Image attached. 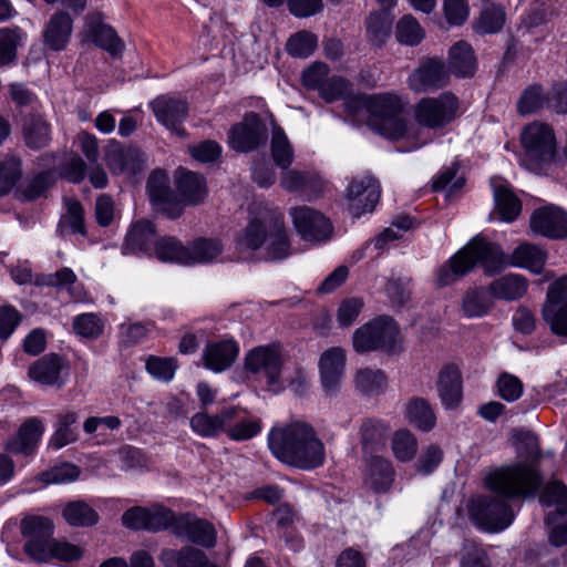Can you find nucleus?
Masks as SVG:
<instances>
[{
    "label": "nucleus",
    "mask_w": 567,
    "mask_h": 567,
    "mask_svg": "<svg viewBox=\"0 0 567 567\" xmlns=\"http://www.w3.org/2000/svg\"><path fill=\"white\" fill-rule=\"evenodd\" d=\"M271 453L282 463L311 471L326 461V447L313 426L303 421H292L274 426L268 434Z\"/></svg>",
    "instance_id": "f257e3e1"
},
{
    "label": "nucleus",
    "mask_w": 567,
    "mask_h": 567,
    "mask_svg": "<svg viewBox=\"0 0 567 567\" xmlns=\"http://www.w3.org/2000/svg\"><path fill=\"white\" fill-rule=\"evenodd\" d=\"M525 461L503 466L487 476L488 488L504 498H527L536 494L543 484V476L536 462L539 450L536 439L529 434L525 437V451L518 450Z\"/></svg>",
    "instance_id": "f03ea898"
},
{
    "label": "nucleus",
    "mask_w": 567,
    "mask_h": 567,
    "mask_svg": "<svg viewBox=\"0 0 567 567\" xmlns=\"http://www.w3.org/2000/svg\"><path fill=\"white\" fill-rule=\"evenodd\" d=\"M241 250H265L267 260H280L291 255V243L285 226V217L274 210L250 217L247 225L235 236Z\"/></svg>",
    "instance_id": "7ed1b4c3"
},
{
    "label": "nucleus",
    "mask_w": 567,
    "mask_h": 567,
    "mask_svg": "<svg viewBox=\"0 0 567 567\" xmlns=\"http://www.w3.org/2000/svg\"><path fill=\"white\" fill-rule=\"evenodd\" d=\"M476 264L483 267L486 275H494L508 266V257L497 244L476 236L437 269V286L454 284L467 275Z\"/></svg>",
    "instance_id": "20e7f679"
},
{
    "label": "nucleus",
    "mask_w": 567,
    "mask_h": 567,
    "mask_svg": "<svg viewBox=\"0 0 567 567\" xmlns=\"http://www.w3.org/2000/svg\"><path fill=\"white\" fill-rule=\"evenodd\" d=\"M355 101L369 114L368 125L377 133L389 138H399L405 131V121L402 117L403 104L391 93L360 95Z\"/></svg>",
    "instance_id": "39448f33"
},
{
    "label": "nucleus",
    "mask_w": 567,
    "mask_h": 567,
    "mask_svg": "<svg viewBox=\"0 0 567 567\" xmlns=\"http://www.w3.org/2000/svg\"><path fill=\"white\" fill-rule=\"evenodd\" d=\"M520 143L525 151V164L537 172L555 159L557 142L555 132L548 124L533 121L520 133Z\"/></svg>",
    "instance_id": "423d86ee"
},
{
    "label": "nucleus",
    "mask_w": 567,
    "mask_h": 567,
    "mask_svg": "<svg viewBox=\"0 0 567 567\" xmlns=\"http://www.w3.org/2000/svg\"><path fill=\"white\" fill-rule=\"evenodd\" d=\"M399 329L391 317L382 316L358 328L353 333V348L363 353L374 350L392 351Z\"/></svg>",
    "instance_id": "0eeeda50"
},
{
    "label": "nucleus",
    "mask_w": 567,
    "mask_h": 567,
    "mask_svg": "<svg viewBox=\"0 0 567 567\" xmlns=\"http://www.w3.org/2000/svg\"><path fill=\"white\" fill-rule=\"evenodd\" d=\"M460 107L458 99L451 92H443L435 97H423L414 107V118L421 126L436 130L450 124Z\"/></svg>",
    "instance_id": "6e6552de"
},
{
    "label": "nucleus",
    "mask_w": 567,
    "mask_h": 567,
    "mask_svg": "<svg viewBox=\"0 0 567 567\" xmlns=\"http://www.w3.org/2000/svg\"><path fill=\"white\" fill-rule=\"evenodd\" d=\"M470 516L482 529L499 532L509 526L514 513L504 498L498 496H481L471 502Z\"/></svg>",
    "instance_id": "1a4fd4ad"
},
{
    "label": "nucleus",
    "mask_w": 567,
    "mask_h": 567,
    "mask_svg": "<svg viewBox=\"0 0 567 567\" xmlns=\"http://www.w3.org/2000/svg\"><path fill=\"white\" fill-rule=\"evenodd\" d=\"M542 317L554 334L567 337V274L549 285Z\"/></svg>",
    "instance_id": "9d476101"
},
{
    "label": "nucleus",
    "mask_w": 567,
    "mask_h": 567,
    "mask_svg": "<svg viewBox=\"0 0 567 567\" xmlns=\"http://www.w3.org/2000/svg\"><path fill=\"white\" fill-rule=\"evenodd\" d=\"M293 227L306 241L318 244L331 238L333 227L330 220L309 206H296L289 210Z\"/></svg>",
    "instance_id": "9b49d317"
},
{
    "label": "nucleus",
    "mask_w": 567,
    "mask_h": 567,
    "mask_svg": "<svg viewBox=\"0 0 567 567\" xmlns=\"http://www.w3.org/2000/svg\"><path fill=\"white\" fill-rule=\"evenodd\" d=\"M268 140V128L256 113H248L240 123L235 124L228 134L231 148L237 152H251Z\"/></svg>",
    "instance_id": "f8f14e48"
},
{
    "label": "nucleus",
    "mask_w": 567,
    "mask_h": 567,
    "mask_svg": "<svg viewBox=\"0 0 567 567\" xmlns=\"http://www.w3.org/2000/svg\"><path fill=\"white\" fill-rule=\"evenodd\" d=\"M380 194V184L374 177L364 175L353 178L347 193L351 215L359 218L362 214L371 213L379 203Z\"/></svg>",
    "instance_id": "ddd939ff"
},
{
    "label": "nucleus",
    "mask_w": 567,
    "mask_h": 567,
    "mask_svg": "<svg viewBox=\"0 0 567 567\" xmlns=\"http://www.w3.org/2000/svg\"><path fill=\"white\" fill-rule=\"evenodd\" d=\"M449 81V69L443 60L436 58L422 61L408 79L409 87L416 93L442 89Z\"/></svg>",
    "instance_id": "4468645a"
},
{
    "label": "nucleus",
    "mask_w": 567,
    "mask_h": 567,
    "mask_svg": "<svg viewBox=\"0 0 567 567\" xmlns=\"http://www.w3.org/2000/svg\"><path fill=\"white\" fill-rule=\"evenodd\" d=\"M157 122L179 137L186 135L183 122L188 115V104L185 100L169 95H161L150 103Z\"/></svg>",
    "instance_id": "2eb2a0df"
},
{
    "label": "nucleus",
    "mask_w": 567,
    "mask_h": 567,
    "mask_svg": "<svg viewBox=\"0 0 567 567\" xmlns=\"http://www.w3.org/2000/svg\"><path fill=\"white\" fill-rule=\"evenodd\" d=\"M281 365V351L277 344L255 348L246 357L247 369L254 373H264L274 391L278 390Z\"/></svg>",
    "instance_id": "dca6fc26"
},
{
    "label": "nucleus",
    "mask_w": 567,
    "mask_h": 567,
    "mask_svg": "<svg viewBox=\"0 0 567 567\" xmlns=\"http://www.w3.org/2000/svg\"><path fill=\"white\" fill-rule=\"evenodd\" d=\"M147 192L151 202L158 210L169 218H177L183 213V207L174 198L169 187V177L164 171H154L147 181Z\"/></svg>",
    "instance_id": "f3484780"
},
{
    "label": "nucleus",
    "mask_w": 567,
    "mask_h": 567,
    "mask_svg": "<svg viewBox=\"0 0 567 567\" xmlns=\"http://www.w3.org/2000/svg\"><path fill=\"white\" fill-rule=\"evenodd\" d=\"M530 229L550 239H561L567 236V217L558 207L546 206L536 209L529 219Z\"/></svg>",
    "instance_id": "a211bd4d"
},
{
    "label": "nucleus",
    "mask_w": 567,
    "mask_h": 567,
    "mask_svg": "<svg viewBox=\"0 0 567 567\" xmlns=\"http://www.w3.org/2000/svg\"><path fill=\"white\" fill-rule=\"evenodd\" d=\"M346 352L340 347L326 350L319 359V371L322 385L329 393L336 392L343 378L346 368Z\"/></svg>",
    "instance_id": "6ab92c4d"
},
{
    "label": "nucleus",
    "mask_w": 567,
    "mask_h": 567,
    "mask_svg": "<svg viewBox=\"0 0 567 567\" xmlns=\"http://www.w3.org/2000/svg\"><path fill=\"white\" fill-rule=\"evenodd\" d=\"M156 238L155 226L152 221L141 219L131 225L122 245L123 255L144 252L152 255Z\"/></svg>",
    "instance_id": "aec40b11"
},
{
    "label": "nucleus",
    "mask_w": 567,
    "mask_h": 567,
    "mask_svg": "<svg viewBox=\"0 0 567 567\" xmlns=\"http://www.w3.org/2000/svg\"><path fill=\"white\" fill-rule=\"evenodd\" d=\"M239 352L238 344L233 339L208 342L203 350V360L207 369L223 372L236 360Z\"/></svg>",
    "instance_id": "412c9836"
},
{
    "label": "nucleus",
    "mask_w": 567,
    "mask_h": 567,
    "mask_svg": "<svg viewBox=\"0 0 567 567\" xmlns=\"http://www.w3.org/2000/svg\"><path fill=\"white\" fill-rule=\"evenodd\" d=\"M43 432L44 425L41 419L29 417L20 425L17 434L8 441L6 449L14 454H31Z\"/></svg>",
    "instance_id": "4be33fe9"
},
{
    "label": "nucleus",
    "mask_w": 567,
    "mask_h": 567,
    "mask_svg": "<svg viewBox=\"0 0 567 567\" xmlns=\"http://www.w3.org/2000/svg\"><path fill=\"white\" fill-rule=\"evenodd\" d=\"M63 368V359L56 354L50 353L32 363L28 374L30 379L35 382L61 388L64 384V380L61 378Z\"/></svg>",
    "instance_id": "5701e85b"
},
{
    "label": "nucleus",
    "mask_w": 567,
    "mask_h": 567,
    "mask_svg": "<svg viewBox=\"0 0 567 567\" xmlns=\"http://www.w3.org/2000/svg\"><path fill=\"white\" fill-rule=\"evenodd\" d=\"M177 534H184L189 542L206 548L216 544V529L205 519L181 517L177 520Z\"/></svg>",
    "instance_id": "b1692460"
},
{
    "label": "nucleus",
    "mask_w": 567,
    "mask_h": 567,
    "mask_svg": "<svg viewBox=\"0 0 567 567\" xmlns=\"http://www.w3.org/2000/svg\"><path fill=\"white\" fill-rule=\"evenodd\" d=\"M528 289V280L517 274H507L488 285V292L495 299L514 301L523 298Z\"/></svg>",
    "instance_id": "393cba45"
},
{
    "label": "nucleus",
    "mask_w": 567,
    "mask_h": 567,
    "mask_svg": "<svg viewBox=\"0 0 567 567\" xmlns=\"http://www.w3.org/2000/svg\"><path fill=\"white\" fill-rule=\"evenodd\" d=\"M237 408L224 409L219 414L210 416L206 413H197L190 419L192 429L202 436H215L230 425V420L236 416Z\"/></svg>",
    "instance_id": "a878e982"
},
{
    "label": "nucleus",
    "mask_w": 567,
    "mask_h": 567,
    "mask_svg": "<svg viewBox=\"0 0 567 567\" xmlns=\"http://www.w3.org/2000/svg\"><path fill=\"white\" fill-rule=\"evenodd\" d=\"M437 390L442 403L447 409L455 408L462 399V380L458 369L445 367L439 375Z\"/></svg>",
    "instance_id": "bb28decb"
},
{
    "label": "nucleus",
    "mask_w": 567,
    "mask_h": 567,
    "mask_svg": "<svg viewBox=\"0 0 567 567\" xmlns=\"http://www.w3.org/2000/svg\"><path fill=\"white\" fill-rule=\"evenodd\" d=\"M22 134L28 147L40 150L51 141V125L42 115L31 113L23 121Z\"/></svg>",
    "instance_id": "cd10ccee"
},
{
    "label": "nucleus",
    "mask_w": 567,
    "mask_h": 567,
    "mask_svg": "<svg viewBox=\"0 0 567 567\" xmlns=\"http://www.w3.org/2000/svg\"><path fill=\"white\" fill-rule=\"evenodd\" d=\"M176 187L183 200L189 205H197L207 195L205 178L194 172L179 169L176 177Z\"/></svg>",
    "instance_id": "c85d7f7f"
},
{
    "label": "nucleus",
    "mask_w": 567,
    "mask_h": 567,
    "mask_svg": "<svg viewBox=\"0 0 567 567\" xmlns=\"http://www.w3.org/2000/svg\"><path fill=\"white\" fill-rule=\"evenodd\" d=\"M496 212L504 221H514L522 212V202L515 193L504 183L492 181Z\"/></svg>",
    "instance_id": "c756f323"
},
{
    "label": "nucleus",
    "mask_w": 567,
    "mask_h": 567,
    "mask_svg": "<svg viewBox=\"0 0 567 567\" xmlns=\"http://www.w3.org/2000/svg\"><path fill=\"white\" fill-rule=\"evenodd\" d=\"M547 254L530 243H522L508 257V266L527 268L535 274L542 272Z\"/></svg>",
    "instance_id": "7c9ffc66"
},
{
    "label": "nucleus",
    "mask_w": 567,
    "mask_h": 567,
    "mask_svg": "<svg viewBox=\"0 0 567 567\" xmlns=\"http://www.w3.org/2000/svg\"><path fill=\"white\" fill-rule=\"evenodd\" d=\"M109 168L116 174H135L141 169L142 157L135 148L112 147L105 156Z\"/></svg>",
    "instance_id": "2f4dec72"
},
{
    "label": "nucleus",
    "mask_w": 567,
    "mask_h": 567,
    "mask_svg": "<svg viewBox=\"0 0 567 567\" xmlns=\"http://www.w3.org/2000/svg\"><path fill=\"white\" fill-rule=\"evenodd\" d=\"M492 295L483 287L470 288L462 298V312L467 318L486 316L494 307Z\"/></svg>",
    "instance_id": "473e14b6"
},
{
    "label": "nucleus",
    "mask_w": 567,
    "mask_h": 567,
    "mask_svg": "<svg viewBox=\"0 0 567 567\" xmlns=\"http://www.w3.org/2000/svg\"><path fill=\"white\" fill-rule=\"evenodd\" d=\"M72 32V19L65 12H56L44 31L45 43L53 50H62Z\"/></svg>",
    "instance_id": "72a5a7b5"
},
{
    "label": "nucleus",
    "mask_w": 567,
    "mask_h": 567,
    "mask_svg": "<svg viewBox=\"0 0 567 567\" xmlns=\"http://www.w3.org/2000/svg\"><path fill=\"white\" fill-rule=\"evenodd\" d=\"M475 56L472 47L458 41L450 49L449 71L460 78L472 76L475 71Z\"/></svg>",
    "instance_id": "f704fd0d"
},
{
    "label": "nucleus",
    "mask_w": 567,
    "mask_h": 567,
    "mask_svg": "<svg viewBox=\"0 0 567 567\" xmlns=\"http://www.w3.org/2000/svg\"><path fill=\"white\" fill-rule=\"evenodd\" d=\"M405 417L410 424L424 432L431 431L436 423L433 409L423 398H413L408 401L405 405Z\"/></svg>",
    "instance_id": "c9c22d12"
},
{
    "label": "nucleus",
    "mask_w": 567,
    "mask_h": 567,
    "mask_svg": "<svg viewBox=\"0 0 567 567\" xmlns=\"http://www.w3.org/2000/svg\"><path fill=\"white\" fill-rule=\"evenodd\" d=\"M394 480L392 463L381 456H372L369 462L367 484L377 492L389 489Z\"/></svg>",
    "instance_id": "e433bc0d"
},
{
    "label": "nucleus",
    "mask_w": 567,
    "mask_h": 567,
    "mask_svg": "<svg viewBox=\"0 0 567 567\" xmlns=\"http://www.w3.org/2000/svg\"><path fill=\"white\" fill-rule=\"evenodd\" d=\"M157 259L165 262L189 265L187 246L173 236H163L155 241L154 251Z\"/></svg>",
    "instance_id": "4c0bfd02"
},
{
    "label": "nucleus",
    "mask_w": 567,
    "mask_h": 567,
    "mask_svg": "<svg viewBox=\"0 0 567 567\" xmlns=\"http://www.w3.org/2000/svg\"><path fill=\"white\" fill-rule=\"evenodd\" d=\"M388 425L375 419H368L360 426V439L364 452L379 451L385 443Z\"/></svg>",
    "instance_id": "58836bf2"
},
{
    "label": "nucleus",
    "mask_w": 567,
    "mask_h": 567,
    "mask_svg": "<svg viewBox=\"0 0 567 567\" xmlns=\"http://www.w3.org/2000/svg\"><path fill=\"white\" fill-rule=\"evenodd\" d=\"M353 382L359 392L373 395L385 390L388 378L380 369L362 368L355 372Z\"/></svg>",
    "instance_id": "ea45409f"
},
{
    "label": "nucleus",
    "mask_w": 567,
    "mask_h": 567,
    "mask_svg": "<svg viewBox=\"0 0 567 567\" xmlns=\"http://www.w3.org/2000/svg\"><path fill=\"white\" fill-rule=\"evenodd\" d=\"M223 251L220 240L213 238H197L187 245V259L189 265L208 262Z\"/></svg>",
    "instance_id": "a19ab883"
},
{
    "label": "nucleus",
    "mask_w": 567,
    "mask_h": 567,
    "mask_svg": "<svg viewBox=\"0 0 567 567\" xmlns=\"http://www.w3.org/2000/svg\"><path fill=\"white\" fill-rule=\"evenodd\" d=\"M545 105L549 107V93L545 94L539 84H532L522 92L516 109L519 115L525 116L539 112Z\"/></svg>",
    "instance_id": "79ce46f5"
},
{
    "label": "nucleus",
    "mask_w": 567,
    "mask_h": 567,
    "mask_svg": "<svg viewBox=\"0 0 567 567\" xmlns=\"http://www.w3.org/2000/svg\"><path fill=\"white\" fill-rule=\"evenodd\" d=\"M393 20L386 12L371 13L367 20V35L370 43L381 48L389 39Z\"/></svg>",
    "instance_id": "37998d69"
},
{
    "label": "nucleus",
    "mask_w": 567,
    "mask_h": 567,
    "mask_svg": "<svg viewBox=\"0 0 567 567\" xmlns=\"http://www.w3.org/2000/svg\"><path fill=\"white\" fill-rule=\"evenodd\" d=\"M271 155L281 169H287L293 162V148L284 130L277 124L272 126Z\"/></svg>",
    "instance_id": "c03bdc74"
},
{
    "label": "nucleus",
    "mask_w": 567,
    "mask_h": 567,
    "mask_svg": "<svg viewBox=\"0 0 567 567\" xmlns=\"http://www.w3.org/2000/svg\"><path fill=\"white\" fill-rule=\"evenodd\" d=\"M78 421V414L74 411H66L58 415V426L50 439V445L54 449H61L78 440V433L71 426Z\"/></svg>",
    "instance_id": "a18cd8bd"
},
{
    "label": "nucleus",
    "mask_w": 567,
    "mask_h": 567,
    "mask_svg": "<svg viewBox=\"0 0 567 567\" xmlns=\"http://www.w3.org/2000/svg\"><path fill=\"white\" fill-rule=\"evenodd\" d=\"M63 517L72 526H93L99 520L94 508L83 501L70 502L63 509Z\"/></svg>",
    "instance_id": "49530a36"
},
{
    "label": "nucleus",
    "mask_w": 567,
    "mask_h": 567,
    "mask_svg": "<svg viewBox=\"0 0 567 567\" xmlns=\"http://www.w3.org/2000/svg\"><path fill=\"white\" fill-rule=\"evenodd\" d=\"M318 183L319 181L310 173L289 167L282 169L280 176V186L289 193L315 190Z\"/></svg>",
    "instance_id": "de8ad7c7"
},
{
    "label": "nucleus",
    "mask_w": 567,
    "mask_h": 567,
    "mask_svg": "<svg viewBox=\"0 0 567 567\" xmlns=\"http://www.w3.org/2000/svg\"><path fill=\"white\" fill-rule=\"evenodd\" d=\"M391 450L398 461L410 462L416 455L417 440L409 430H398L392 435Z\"/></svg>",
    "instance_id": "09e8293b"
},
{
    "label": "nucleus",
    "mask_w": 567,
    "mask_h": 567,
    "mask_svg": "<svg viewBox=\"0 0 567 567\" xmlns=\"http://www.w3.org/2000/svg\"><path fill=\"white\" fill-rule=\"evenodd\" d=\"M395 37L400 43L416 45L424 38V30L415 18L406 14L399 20Z\"/></svg>",
    "instance_id": "8fccbe9b"
},
{
    "label": "nucleus",
    "mask_w": 567,
    "mask_h": 567,
    "mask_svg": "<svg viewBox=\"0 0 567 567\" xmlns=\"http://www.w3.org/2000/svg\"><path fill=\"white\" fill-rule=\"evenodd\" d=\"M544 506H555L557 513L567 514V487L560 482H549L539 496Z\"/></svg>",
    "instance_id": "3c124183"
},
{
    "label": "nucleus",
    "mask_w": 567,
    "mask_h": 567,
    "mask_svg": "<svg viewBox=\"0 0 567 567\" xmlns=\"http://www.w3.org/2000/svg\"><path fill=\"white\" fill-rule=\"evenodd\" d=\"M92 38L96 45L106 50L112 55L121 54L124 50V43L116 34L115 30L106 24H100L92 30Z\"/></svg>",
    "instance_id": "603ef678"
},
{
    "label": "nucleus",
    "mask_w": 567,
    "mask_h": 567,
    "mask_svg": "<svg viewBox=\"0 0 567 567\" xmlns=\"http://www.w3.org/2000/svg\"><path fill=\"white\" fill-rule=\"evenodd\" d=\"M318 39L309 31H300L291 35L286 44L287 52L296 58H307L317 48Z\"/></svg>",
    "instance_id": "864d4df0"
},
{
    "label": "nucleus",
    "mask_w": 567,
    "mask_h": 567,
    "mask_svg": "<svg viewBox=\"0 0 567 567\" xmlns=\"http://www.w3.org/2000/svg\"><path fill=\"white\" fill-rule=\"evenodd\" d=\"M261 430L259 421L239 417L237 409L236 416L230 420V425L226 426V432L231 440L245 441L257 435Z\"/></svg>",
    "instance_id": "5fc2aeb1"
},
{
    "label": "nucleus",
    "mask_w": 567,
    "mask_h": 567,
    "mask_svg": "<svg viewBox=\"0 0 567 567\" xmlns=\"http://www.w3.org/2000/svg\"><path fill=\"white\" fill-rule=\"evenodd\" d=\"M66 213L63 215L60 225L61 227H69L72 233L85 235L86 229L84 225V209L82 204L74 198L65 200Z\"/></svg>",
    "instance_id": "6e6d98bb"
},
{
    "label": "nucleus",
    "mask_w": 567,
    "mask_h": 567,
    "mask_svg": "<svg viewBox=\"0 0 567 567\" xmlns=\"http://www.w3.org/2000/svg\"><path fill=\"white\" fill-rule=\"evenodd\" d=\"M103 320L94 313H82L73 320V330L83 338L96 339L103 333Z\"/></svg>",
    "instance_id": "4d7b16f0"
},
{
    "label": "nucleus",
    "mask_w": 567,
    "mask_h": 567,
    "mask_svg": "<svg viewBox=\"0 0 567 567\" xmlns=\"http://www.w3.org/2000/svg\"><path fill=\"white\" fill-rule=\"evenodd\" d=\"M21 534L23 537H51L53 534L52 522L43 516H28L21 520Z\"/></svg>",
    "instance_id": "13d9d810"
},
{
    "label": "nucleus",
    "mask_w": 567,
    "mask_h": 567,
    "mask_svg": "<svg viewBox=\"0 0 567 567\" xmlns=\"http://www.w3.org/2000/svg\"><path fill=\"white\" fill-rule=\"evenodd\" d=\"M80 475L78 466L63 463L56 465L39 475V480L45 484H63L75 481Z\"/></svg>",
    "instance_id": "bf43d9fd"
},
{
    "label": "nucleus",
    "mask_w": 567,
    "mask_h": 567,
    "mask_svg": "<svg viewBox=\"0 0 567 567\" xmlns=\"http://www.w3.org/2000/svg\"><path fill=\"white\" fill-rule=\"evenodd\" d=\"M177 369V360L151 355L146 360V370L155 379L167 382L174 378Z\"/></svg>",
    "instance_id": "052dcab7"
},
{
    "label": "nucleus",
    "mask_w": 567,
    "mask_h": 567,
    "mask_svg": "<svg viewBox=\"0 0 567 567\" xmlns=\"http://www.w3.org/2000/svg\"><path fill=\"white\" fill-rule=\"evenodd\" d=\"M21 177V163L11 157L0 162V197L7 195Z\"/></svg>",
    "instance_id": "680f3d73"
},
{
    "label": "nucleus",
    "mask_w": 567,
    "mask_h": 567,
    "mask_svg": "<svg viewBox=\"0 0 567 567\" xmlns=\"http://www.w3.org/2000/svg\"><path fill=\"white\" fill-rule=\"evenodd\" d=\"M457 171L456 164L443 168L433 179V190L440 192L449 187V195H451L454 190L461 189L465 184V178L457 176Z\"/></svg>",
    "instance_id": "e2e57ef3"
},
{
    "label": "nucleus",
    "mask_w": 567,
    "mask_h": 567,
    "mask_svg": "<svg viewBox=\"0 0 567 567\" xmlns=\"http://www.w3.org/2000/svg\"><path fill=\"white\" fill-rule=\"evenodd\" d=\"M504 22V10L499 7L492 6L482 12L476 30L481 33H496L503 28Z\"/></svg>",
    "instance_id": "0e129e2a"
},
{
    "label": "nucleus",
    "mask_w": 567,
    "mask_h": 567,
    "mask_svg": "<svg viewBox=\"0 0 567 567\" xmlns=\"http://www.w3.org/2000/svg\"><path fill=\"white\" fill-rule=\"evenodd\" d=\"M496 385L499 396L507 402L518 400L524 390L523 382L517 377L507 372L499 374Z\"/></svg>",
    "instance_id": "69168bd1"
},
{
    "label": "nucleus",
    "mask_w": 567,
    "mask_h": 567,
    "mask_svg": "<svg viewBox=\"0 0 567 567\" xmlns=\"http://www.w3.org/2000/svg\"><path fill=\"white\" fill-rule=\"evenodd\" d=\"M352 84L341 76H328L321 86L320 96L328 103L344 97L351 92Z\"/></svg>",
    "instance_id": "338daca9"
},
{
    "label": "nucleus",
    "mask_w": 567,
    "mask_h": 567,
    "mask_svg": "<svg viewBox=\"0 0 567 567\" xmlns=\"http://www.w3.org/2000/svg\"><path fill=\"white\" fill-rule=\"evenodd\" d=\"M50 185V174L40 173L32 179L24 183L18 190L17 196L21 200H33L40 197Z\"/></svg>",
    "instance_id": "774afa93"
}]
</instances>
